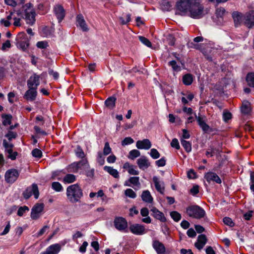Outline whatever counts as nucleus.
<instances>
[{
	"instance_id": "obj_1",
	"label": "nucleus",
	"mask_w": 254,
	"mask_h": 254,
	"mask_svg": "<svg viewBox=\"0 0 254 254\" xmlns=\"http://www.w3.org/2000/svg\"><path fill=\"white\" fill-rule=\"evenodd\" d=\"M66 193L68 199L72 203L78 201L83 196L82 190L77 184L68 186Z\"/></svg>"
},
{
	"instance_id": "obj_2",
	"label": "nucleus",
	"mask_w": 254,
	"mask_h": 254,
	"mask_svg": "<svg viewBox=\"0 0 254 254\" xmlns=\"http://www.w3.org/2000/svg\"><path fill=\"white\" fill-rule=\"evenodd\" d=\"M204 14V7L200 0H192L189 16L192 18L199 19L202 17Z\"/></svg>"
},
{
	"instance_id": "obj_3",
	"label": "nucleus",
	"mask_w": 254,
	"mask_h": 254,
	"mask_svg": "<svg viewBox=\"0 0 254 254\" xmlns=\"http://www.w3.org/2000/svg\"><path fill=\"white\" fill-rule=\"evenodd\" d=\"M186 213L189 216L197 219L203 217L205 214V211L198 205H193L187 207Z\"/></svg>"
},
{
	"instance_id": "obj_4",
	"label": "nucleus",
	"mask_w": 254,
	"mask_h": 254,
	"mask_svg": "<svg viewBox=\"0 0 254 254\" xmlns=\"http://www.w3.org/2000/svg\"><path fill=\"white\" fill-rule=\"evenodd\" d=\"M17 47L23 51H25L29 46V40L24 32L18 33L16 37Z\"/></svg>"
},
{
	"instance_id": "obj_5",
	"label": "nucleus",
	"mask_w": 254,
	"mask_h": 254,
	"mask_svg": "<svg viewBox=\"0 0 254 254\" xmlns=\"http://www.w3.org/2000/svg\"><path fill=\"white\" fill-rule=\"evenodd\" d=\"M192 0H180L177 3V9L182 15H189Z\"/></svg>"
},
{
	"instance_id": "obj_6",
	"label": "nucleus",
	"mask_w": 254,
	"mask_h": 254,
	"mask_svg": "<svg viewBox=\"0 0 254 254\" xmlns=\"http://www.w3.org/2000/svg\"><path fill=\"white\" fill-rule=\"evenodd\" d=\"M23 196L25 199H28L32 194L34 197L37 199L39 195L38 186L33 184L31 187H28L23 192Z\"/></svg>"
},
{
	"instance_id": "obj_7",
	"label": "nucleus",
	"mask_w": 254,
	"mask_h": 254,
	"mask_svg": "<svg viewBox=\"0 0 254 254\" xmlns=\"http://www.w3.org/2000/svg\"><path fill=\"white\" fill-rule=\"evenodd\" d=\"M19 175L18 171L14 169L8 170L5 174V181L8 183H13L17 179Z\"/></svg>"
},
{
	"instance_id": "obj_8",
	"label": "nucleus",
	"mask_w": 254,
	"mask_h": 254,
	"mask_svg": "<svg viewBox=\"0 0 254 254\" xmlns=\"http://www.w3.org/2000/svg\"><path fill=\"white\" fill-rule=\"evenodd\" d=\"M44 207L43 203H36L32 209L31 212V218L35 220L37 219L43 211Z\"/></svg>"
},
{
	"instance_id": "obj_9",
	"label": "nucleus",
	"mask_w": 254,
	"mask_h": 254,
	"mask_svg": "<svg viewBox=\"0 0 254 254\" xmlns=\"http://www.w3.org/2000/svg\"><path fill=\"white\" fill-rule=\"evenodd\" d=\"M40 84V76L34 73L27 80L28 88L37 89Z\"/></svg>"
},
{
	"instance_id": "obj_10",
	"label": "nucleus",
	"mask_w": 254,
	"mask_h": 254,
	"mask_svg": "<svg viewBox=\"0 0 254 254\" xmlns=\"http://www.w3.org/2000/svg\"><path fill=\"white\" fill-rule=\"evenodd\" d=\"M152 180L157 191L161 194H163L165 190V184L163 181L157 176H154Z\"/></svg>"
},
{
	"instance_id": "obj_11",
	"label": "nucleus",
	"mask_w": 254,
	"mask_h": 254,
	"mask_svg": "<svg viewBox=\"0 0 254 254\" xmlns=\"http://www.w3.org/2000/svg\"><path fill=\"white\" fill-rule=\"evenodd\" d=\"M129 230L132 233L136 235H142L145 233L144 227L138 224L130 225Z\"/></svg>"
},
{
	"instance_id": "obj_12",
	"label": "nucleus",
	"mask_w": 254,
	"mask_h": 254,
	"mask_svg": "<svg viewBox=\"0 0 254 254\" xmlns=\"http://www.w3.org/2000/svg\"><path fill=\"white\" fill-rule=\"evenodd\" d=\"M245 24L249 28L254 25V11L252 10L245 14L244 17Z\"/></svg>"
},
{
	"instance_id": "obj_13",
	"label": "nucleus",
	"mask_w": 254,
	"mask_h": 254,
	"mask_svg": "<svg viewBox=\"0 0 254 254\" xmlns=\"http://www.w3.org/2000/svg\"><path fill=\"white\" fill-rule=\"evenodd\" d=\"M25 19L27 24L33 25L35 21V12L33 9H28L25 11Z\"/></svg>"
},
{
	"instance_id": "obj_14",
	"label": "nucleus",
	"mask_w": 254,
	"mask_h": 254,
	"mask_svg": "<svg viewBox=\"0 0 254 254\" xmlns=\"http://www.w3.org/2000/svg\"><path fill=\"white\" fill-rule=\"evenodd\" d=\"M37 92L35 88H28V89L25 92L23 98L29 101H34L37 97Z\"/></svg>"
},
{
	"instance_id": "obj_15",
	"label": "nucleus",
	"mask_w": 254,
	"mask_h": 254,
	"mask_svg": "<svg viewBox=\"0 0 254 254\" xmlns=\"http://www.w3.org/2000/svg\"><path fill=\"white\" fill-rule=\"evenodd\" d=\"M136 163L140 169L144 170L147 169L150 165L148 158L145 156H142L136 161Z\"/></svg>"
},
{
	"instance_id": "obj_16",
	"label": "nucleus",
	"mask_w": 254,
	"mask_h": 254,
	"mask_svg": "<svg viewBox=\"0 0 254 254\" xmlns=\"http://www.w3.org/2000/svg\"><path fill=\"white\" fill-rule=\"evenodd\" d=\"M114 225L117 229L122 231L127 227V222L122 217L117 218L115 219Z\"/></svg>"
},
{
	"instance_id": "obj_17",
	"label": "nucleus",
	"mask_w": 254,
	"mask_h": 254,
	"mask_svg": "<svg viewBox=\"0 0 254 254\" xmlns=\"http://www.w3.org/2000/svg\"><path fill=\"white\" fill-rule=\"evenodd\" d=\"M204 178L208 183L213 181L217 184L221 183V180L219 177L216 173L212 172H209L206 173Z\"/></svg>"
},
{
	"instance_id": "obj_18",
	"label": "nucleus",
	"mask_w": 254,
	"mask_h": 254,
	"mask_svg": "<svg viewBox=\"0 0 254 254\" xmlns=\"http://www.w3.org/2000/svg\"><path fill=\"white\" fill-rule=\"evenodd\" d=\"M136 147L139 149L148 150L151 147V143L148 139L138 140L136 142Z\"/></svg>"
},
{
	"instance_id": "obj_19",
	"label": "nucleus",
	"mask_w": 254,
	"mask_h": 254,
	"mask_svg": "<svg viewBox=\"0 0 254 254\" xmlns=\"http://www.w3.org/2000/svg\"><path fill=\"white\" fill-rule=\"evenodd\" d=\"M55 14L59 22H61L65 16V11L61 5H57L54 8Z\"/></svg>"
},
{
	"instance_id": "obj_20",
	"label": "nucleus",
	"mask_w": 254,
	"mask_h": 254,
	"mask_svg": "<svg viewBox=\"0 0 254 254\" xmlns=\"http://www.w3.org/2000/svg\"><path fill=\"white\" fill-rule=\"evenodd\" d=\"M207 243V238L205 235L201 234L198 235L194 246L199 250H201Z\"/></svg>"
},
{
	"instance_id": "obj_21",
	"label": "nucleus",
	"mask_w": 254,
	"mask_h": 254,
	"mask_svg": "<svg viewBox=\"0 0 254 254\" xmlns=\"http://www.w3.org/2000/svg\"><path fill=\"white\" fill-rule=\"evenodd\" d=\"M153 247L157 254H166V249L164 245L158 241H154Z\"/></svg>"
},
{
	"instance_id": "obj_22",
	"label": "nucleus",
	"mask_w": 254,
	"mask_h": 254,
	"mask_svg": "<svg viewBox=\"0 0 254 254\" xmlns=\"http://www.w3.org/2000/svg\"><path fill=\"white\" fill-rule=\"evenodd\" d=\"M61 249L59 244L52 245L48 247L45 252L47 254H58Z\"/></svg>"
},
{
	"instance_id": "obj_23",
	"label": "nucleus",
	"mask_w": 254,
	"mask_h": 254,
	"mask_svg": "<svg viewBox=\"0 0 254 254\" xmlns=\"http://www.w3.org/2000/svg\"><path fill=\"white\" fill-rule=\"evenodd\" d=\"M150 211L152 212V215L153 217L156 219H158L163 222L166 221V219L164 214L157 208H152Z\"/></svg>"
},
{
	"instance_id": "obj_24",
	"label": "nucleus",
	"mask_w": 254,
	"mask_h": 254,
	"mask_svg": "<svg viewBox=\"0 0 254 254\" xmlns=\"http://www.w3.org/2000/svg\"><path fill=\"white\" fill-rule=\"evenodd\" d=\"M195 118L196 119L198 124L201 129L204 132H207L210 129L209 126L206 124L205 121L203 120V118L199 116H197L195 114H194Z\"/></svg>"
},
{
	"instance_id": "obj_25",
	"label": "nucleus",
	"mask_w": 254,
	"mask_h": 254,
	"mask_svg": "<svg viewBox=\"0 0 254 254\" xmlns=\"http://www.w3.org/2000/svg\"><path fill=\"white\" fill-rule=\"evenodd\" d=\"M77 26H79L82 30L86 31L87 30V27L83 17L81 15H78L76 17Z\"/></svg>"
},
{
	"instance_id": "obj_26",
	"label": "nucleus",
	"mask_w": 254,
	"mask_h": 254,
	"mask_svg": "<svg viewBox=\"0 0 254 254\" xmlns=\"http://www.w3.org/2000/svg\"><path fill=\"white\" fill-rule=\"evenodd\" d=\"M104 170L108 173L110 175L115 178H119V173L117 169L113 168L112 167L105 166L103 168Z\"/></svg>"
},
{
	"instance_id": "obj_27",
	"label": "nucleus",
	"mask_w": 254,
	"mask_h": 254,
	"mask_svg": "<svg viewBox=\"0 0 254 254\" xmlns=\"http://www.w3.org/2000/svg\"><path fill=\"white\" fill-rule=\"evenodd\" d=\"M141 198L143 201L149 203H152L153 200L150 191L148 190L143 191Z\"/></svg>"
},
{
	"instance_id": "obj_28",
	"label": "nucleus",
	"mask_w": 254,
	"mask_h": 254,
	"mask_svg": "<svg viewBox=\"0 0 254 254\" xmlns=\"http://www.w3.org/2000/svg\"><path fill=\"white\" fill-rule=\"evenodd\" d=\"M129 181L131 184V187L134 189H139L140 188V183L138 177H131L129 178Z\"/></svg>"
},
{
	"instance_id": "obj_29",
	"label": "nucleus",
	"mask_w": 254,
	"mask_h": 254,
	"mask_svg": "<svg viewBox=\"0 0 254 254\" xmlns=\"http://www.w3.org/2000/svg\"><path fill=\"white\" fill-rule=\"evenodd\" d=\"M232 16L236 25L239 24L244 17L242 13L237 11L234 12Z\"/></svg>"
},
{
	"instance_id": "obj_30",
	"label": "nucleus",
	"mask_w": 254,
	"mask_h": 254,
	"mask_svg": "<svg viewBox=\"0 0 254 254\" xmlns=\"http://www.w3.org/2000/svg\"><path fill=\"white\" fill-rule=\"evenodd\" d=\"M116 100V98L115 97H110L105 101V105L109 108L113 109L115 106Z\"/></svg>"
},
{
	"instance_id": "obj_31",
	"label": "nucleus",
	"mask_w": 254,
	"mask_h": 254,
	"mask_svg": "<svg viewBox=\"0 0 254 254\" xmlns=\"http://www.w3.org/2000/svg\"><path fill=\"white\" fill-rule=\"evenodd\" d=\"M76 180V177L73 174H66L63 178V182L65 184L73 183Z\"/></svg>"
},
{
	"instance_id": "obj_32",
	"label": "nucleus",
	"mask_w": 254,
	"mask_h": 254,
	"mask_svg": "<svg viewBox=\"0 0 254 254\" xmlns=\"http://www.w3.org/2000/svg\"><path fill=\"white\" fill-rule=\"evenodd\" d=\"M161 7L162 10L169 11L171 9L172 5L168 0H163L161 2Z\"/></svg>"
},
{
	"instance_id": "obj_33",
	"label": "nucleus",
	"mask_w": 254,
	"mask_h": 254,
	"mask_svg": "<svg viewBox=\"0 0 254 254\" xmlns=\"http://www.w3.org/2000/svg\"><path fill=\"white\" fill-rule=\"evenodd\" d=\"M181 143L187 152L189 153L191 151V144L190 142L181 139Z\"/></svg>"
},
{
	"instance_id": "obj_34",
	"label": "nucleus",
	"mask_w": 254,
	"mask_h": 254,
	"mask_svg": "<svg viewBox=\"0 0 254 254\" xmlns=\"http://www.w3.org/2000/svg\"><path fill=\"white\" fill-rule=\"evenodd\" d=\"M193 81V77L190 74H186L183 77V82L186 85H190Z\"/></svg>"
},
{
	"instance_id": "obj_35",
	"label": "nucleus",
	"mask_w": 254,
	"mask_h": 254,
	"mask_svg": "<svg viewBox=\"0 0 254 254\" xmlns=\"http://www.w3.org/2000/svg\"><path fill=\"white\" fill-rule=\"evenodd\" d=\"M140 152L136 149H133L129 151L128 158L131 160H134L136 158L140 156Z\"/></svg>"
},
{
	"instance_id": "obj_36",
	"label": "nucleus",
	"mask_w": 254,
	"mask_h": 254,
	"mask_svg": "<svg viewBox=\"0 0 254 254\" xmlns=\"http://www.w3.org/2000/svg\"><path fill=\"white\" fill-rule=\"evenodd\" d=\"M3 145L5 148L6 152L8 154L12 153L13 144L8 143L6 140H3Z\"/></svg>"
},
{
	"instance_id": "obj_37",
	"label": "nucleus",
	"mask_w": 254,
	"mask_h": 254,
	"mask_svg": "<svg viewBox=\"0 0 254 254\" xmlns=\"http://www.w3.org/2000/svg\"><path fill=\"white\" fill-rule=\"evenodd\" d=\"M246 80L250 86L254 87V73L251 72L248 74Z\"/></svg>"
},
{
	"instance_id": "obj_38",
	"label": "nucleus",
	"mask_w": 254,
	"mask_h": 254,
	"mask_svg": "<svg viewBox=\"0 0 254 254\" xmlns=\"http://www.w3.org/2000/svg\"><path fill=\"white\" fill-rule=\"evenodd\" d=\"M194 98V95L192 93H190L186 96V97H182L181 98L182 103L185 105L189 103V102L192 101Z\"/></svg>"
},
{
	"instance_id": "obj_39",
	"label": "nucleus",
	"mask_w": 254,
	"mask_h": 254,
	"mask_svg": "<svg viewBox=\"0 0 254 254\" xmlns=\"http://www.w3.org/2000/svg\"><path fill=\"white\" fill-rule=\"evenodd\" d=\"M52 188L58 192H60L63 190V187L62 185L57 182H53L52 184Z\"/></svg>"
},
{
	"instance_id": "obj_40",
	"label": "nucleus",
	"mask_w": 254,
	"mask_h": 254,
	"mask_svg": "<svg viewBox=\"0 0 254 254\" xmlns=\"http://www.w3.org/2000/svg\"><path fill=\"white\" fill-rule=\"evenodd\" d=\"M250 111L251 107L250 103L248 102L244 103L241 107L242 112L245 114H248L250 113Z\"/></svg>"
},
{
	"instance_id": "obj_41",
	"label": "nucleus",
	"mask_w": 254,
	"mask_h": 254,
	"mask_svg": "<svg viewBox=\"0 0 254 254\" xmlns=\"http://www.w3.org/2000/svg\"><path fill=\"white\" fill-rule=\"evenodd\" d=\"M3 119L2 124L4 126H7L11 124L12 117L11 115H5L2 116Z\"/></svg>"
},
{
	"instance_id": "obj_42",
	"label": "nucleus",
	"mask_w": 254,
	"mask_h": 254,
	"mask_svg": "<svg viewBox=\"0 0 254 254\" xmlns=\"http://www.w3.org/2000/svg\"><path fill=\"white\" fill-rule=\"evenodd\" d=\"M111 152L112 149L109 145V142H106L105 143V145L103 148V155L106 156L111 154Z\"/></svg>"
},
{
	"instance_id": "obj_43",
	"label": "nucleus",
	"mask_w": 254,
	"mask_h": 254,
	"mask_svg": "<svg viewBox=\"0 0 254 254\" xmlns=\"http://www.w3.org/2000/svg\"><path fill=\"white\" fill-rule=\"evenodd\" d=\"M125 195L130 198H134L136 196L135 192L131 189H127L125 192Z\"/></svg>"
},
{
	"instance_id": "obj_44",
	"label": "nucleus",
	"mask_w": 254,
	"mask_h": 254,
	"mask_svg": "<svg viewBox=\"0 0 254 254\" xmlns=\"http://www.w3.org/2000/svg\"><path fill=\"white\" fill-rule=\"evenodd\" d=\"M169 65H170L173 70L175 71H179L181 70V67L177 64L175 61H171L169 63Z\"/></svg>"
},
{
	"instance_id": "obj_45",
	"label": "nucleus",
	"mask_w": 254,
	"mask_h": 254,
	"mask_svg": "<svg viewBox=\"0 0 254 254\" xmlns=\"http://www.w3.org/2000/svg\"><path fill=\"white\" fill-rule=\"evenodd\" d=\"M149 154L150 156L154 159H158L160 156L159 152L154 148H152L150 150Z\"/></svg>"
},
{
	"instance_id": "obj_46",
	"label": "nucleus",
	"mask_w": 254,
	"mask_h": 254,
	"mask_svg": "<svg viewBox=\"0 0 254 254\" xmlns=\"http://www.w3.org/2000/svg\"><path fill=\"white\" fill-rule=\"evenodd\" d=\"M138 38L142 44L149 48L151 47V43L148 39L143 36H139Z\"/></svg>"
},
{
	"instance_id": "obj_47",
	"label": "nucleus",
	"mask_w": 254,
	"mask_h": 254,
	"mask_svg": "<svg viewBox=\"0 0 254 254\" xmlns=\"http://www.w3.org/2000/svg\"><path fill=\"white\" fill-rule=\"evenodd\" d=\"M170 215L172 218L175 221H179L181 218V214L177 211H173L171 212Z\"/></svg>"
},
{
	"instance_id": "obj_48",
	"label": "nucleus",
	"mask_w": 254,
	"mask_h": 254,
	"mask_svg": "<svg viewBox=\"0 0 254 254\" xmlns=\"http://www.w3.org/2000/svg\"><path fill=\"white\" fill-rule=\"evenodd\" d=\"M48 46V43L46 41H39L36 44L37 48L41 49H46Z\"/></svg>"
},
{
	"instance_id": "obj_49",
	"label": "nucleus",
	"mask_w": 254,
	"mask_h": 254,
	"mask_svg": "<svg viewBox=\"0 0 254 254\" xmlns=\"http://www.w3.org/2000/svg\"><path fill=\"white\" fill-rule=\"evenodd\" d=\"M226 13L223 7H219L216 10V14L217 17H222Z\"/></svg>"
},
{
	"instance_id": "obj_50",
	"label": "nucleus",
	"mask_w": 254,
	"mask_h": 254,
	"mask_svg": "<svg viewBox=\"0 0 254 254\" xmlns=\"http://www.w3.org/2000/svg\"><path fill=\"white\" fill-rule=\"evenodd\" d=\"M134 142L133 139L130 137H126L122 141V145L126 146L133 143Z\"/></svg>"
},
{
	"instance_id": "obj_51",
	"label": "nucleus",
	"mask_w": 254,
	"mask_h": 254,
	"mask_svg": "<svg viewBox=\"0 0 254 254\" xmlns=\"http://www.w3.org/2000/svg\"><path fill=\"white\" fill-rule=\"evenodd\" d=\"M32 155L34 157L40 158L42 157V151L37 148L34 149L32 151Z\"/></svg>"
},
{
	"instance_id": "obj_52",
	"label": "nucleus",
	"mask_w": 254,
	"mask_h": 254,
	"mask_svg": "<svg viewBox=\"0 0 254 254\" xmlns=\"http://www.w3.org/2000/svg\"><path fill=\"white\" fill-rule=\"evenodd\" d=\"M76 156L80 158L84 157V153L82 149L79 146H77L75 150Z\"/></svg>"
},
{
	"instance_id": "obj_53",
	"label": "nucleus",
	"mask_w": 254,
	"mask_h": 254,
	"mask_svg": "<svg viewBox=\"0 0 254 254\" xmlns=\"http://www.w3.org/2000/svg\"><path fill=\"white\" fill-rule=\"evenodd\" d=\"M120 21L122 24H126L129 22L130 20V15L129 14H127L126 16V18L123 17H120L119 18Z\"/></svg>"
},
{
	"instance_id": "obj_54",
	"label": "nucleus",
	"mask_w": 254,
	"mask_h": 254,
	"mask_svg": "<svg viewBox=\"0 0 254 254\" xmlns=\"http://www.w3.org/2000/svg\"><path fill=\"white\" fill-rule=\"evenodd\" d=\"M29 208L26 206L20 207L17 211V215L19 216H22L26 211H28Z\"/></svg>"
},
{
	"instance_id": "obj_55",
	"label": "nucleus",
	"mask_w": 254,
	"mask_h": 254,
	"mask_svg": "<svg viewBox=\"0 0 254 254\" xmlns=\"http://www.w3.org/2000/svg\"><path fill=\"white\" fill-rule=\"evenodd\" d=\"M171 146L176 149H179L180 148L179 142L177 138H174L172 139V142H171Z\"/></svg>"
},
{
	"instance_id": "obj_56",
	"label": "nucleus",
	"mask_w": 254,
	"mask_h": 254,
	"mask_svg": "<svg viewBox=\"0 0 254 254\" xmlns=\"http://www.w3.org/2000/svg\"><path fill=\"white\" fill-rule=\"evenodd\" d=\"M223 222L226 225L229 226L230 227H233L234 225V223L233 222L232 219L229 217H225L223 218Z\"/></svg>"
},
{
	"instance_id": "obj_57",
	"label": "nucleus",
	"mask_w": 254,
	"mask_h": 254,
	"mask_svg": "<svg viewBox=\"0 0 254 254\" xmlns=\"http://www.w3.org/2000/svg\"><path fill=\"white\" fill-rule=\"evenodd\" d=\"M98 163L101 166L103 165L105 163V158L103 157V154L101 152H99L98 154Z\"/></svg>"
},
{
	"instance_id": "obj_58",
	"label": "nucleus",
	"mask_w": 254,
	"mask_h": 254,
	"mask_svg": "<svg viewBox=\"0 0 254 254\" xmlns=\"http://www.w3.org/2000/svg\"><path fill=\"white\" fill-rule=\"evenodd\" d=\"M117 160L116 156L114 154H111L107 158V161L108 163H114Z\"/></svg>"
},
{
	"instance_id": "obj_59",
	"label": "nucleus",
	"mask_w": 254,
	"mask_h": 254,
	"mask_svg": "<svg viewBox=\"0 0 254 254\" xmlns=\"http://www.w3.org/2000/svg\"><path fill=\"white\" fill-rule=\"evenodd\" d=\"M223 120L225 122H227L232 118V115L230 112H225L223 114Z\"/></svg>"
},
{
	"instance_id": "obj_60",
	"label": "nucleus",
	"mask_w": 254,
	"mask_h": 254,
	"mask_svg": "<svg viewBox=\"0 0 254 254\" xmlns=\"http://www.w3.org/2000/svg\"><path fill=\"white\" fill-rule=\"evenodd\" d=\"M156 164L158 167H163L166 165V160L165 158H161L156 161Z\"/></svg>"
},
{
	"instance_id": "obj_61",
	"label": "nucleus",
	"mask_w": 254,
	"mask_h": 254,
	"mask_svg": "<svg viewBox=\"0 0 254 254\" xmlns=\"http://www.w3.org/2000/svg\"><path fill=\"white\" fill-rule=\"evenodd\" d=\"M16 135V133L13 131H9L6 134L5 136L8 138V140H11L13 138H15Z\"/></svg>"
},
{
	"instance_id": "obj_62",
	"label": "nucleus",
	"mask_w": 254,
	"mask_h": 254,
	"mask_svg": "<svg viewBox=\"0 0 254 254\" xmlns=\"http://www.w3.org/2000/svg\"><path fill=\"white\" fill-rule=\"evenodd\" d=\"M128 173L132 175H137L139 174V171L135 169L134 166L132 165V167L128 170Z\"/></svg>"
},
{
	"instance_id": "obj_63",
	"label": "nucleus",
	"mask_w": 254,
	"mask_h": 254,
	"mask_svg": "<svg viewBox=\"0 0 254 254\" xmlns=\"http://www.w3.org/2000/svg\"><path fill=\"white\" fill-rule=\"evenodd\" d=\"M190 192L193 195H195L196 194H197L198 193V192H199L198 186H197V185L193 186L190 190Z\"/></svg>"
},
{
	"instance_id": "obj_64",
	"label": "nucleus",
	"mask_w": 254,
	"mask_h": 254,
	"mask_svg": "<svg viewBox=\"0 0 254 254\" xmlns=\"http://www.w3.org/2000/svg\"><path fill=\"white\" fill-rule=\"evenodd\" d=\"M187 235L189 237L193 238L196 236V233L192 228H190L187 231Z\"/></svg>"
}]
</instances>
